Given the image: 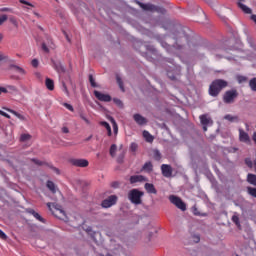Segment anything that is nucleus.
I'll use <instances>...</instances> for the list:
<instances>
[{
  "mask_svg": "<svg viewBox=\"0 0 256 256\" xmlns=\"http://www.w3.org/2000/svg\"><path fill=\"white\" fill-rule=\"evenodd\" d=\"M143 137L147 141V143H153V140L155 139L153 135H151V133H149V131L147 130L143 131Z\"/></svg>",
  "mask_w": 256,
  "mask_h": 256,
  "instance_id": "5701e85b",
  "label": "nucleus"
},
{
  "mask_svg": "<svg viewBox=\"0 0 256 256\" xmlns=\"http://www.w3.org/2000/svg\"><path fill=\"white\" fill-rule=\"evenodd\" d=\"M251 19H252V21H254V23L256 24V15H255V14H253V15L251 16Z\"/></svg>",
  "mask_w": 256,
  "mask_h": 256,
  "instance_id": "e2e57ef3",
  "label": "nucleus"
},
{
  "mask_svg": "<svg viewBox=\"0 0 256 256\" xmlns=\"http://www.w3.org/2000/svg\"><path fill=\"white\" fill-rule=\"evenodd\" d=\"M207 126L208 125H203V131H207Z\"/></svg>",
  "mask_w": 256,
  "mask_h": 256,
  "instance_id": "69168bd1",
  "label": "nucleus"
},
{
  "mask_svg": "<svg viewBox=\"0 0 256 256\" xmlns=\"http://www.w3.org/2000/svg\"><path fill=\"white\" fill-rule=\"evenodd\" d=\"M80 118H81L82 121H84L87 125H91V121H89V119H87V117L84 116V114H80Z\"/></svg>",
  "mask_w": 256,
  "mask_h": 256,
  "instance_id": "79ce46f5",
  "label": "nucleus"
},
{
  "mask_svg": "<svg viewBox=\"0 0 256 256\" xmlns=\"http://www.w3.org/2000/svg\"><path fill=\"white\" fill-rule=\"evenodd\" d=\"M33 163H35L36 165H43V162L37 160V159H32Z\"/></svg>",
  "mask_w": 256,
  "mask_h": 256,
  "instance_id": "13d9d810",
  "label": "nucleus"
},
{
  "mask_svg": "<svg viewBox=\"0 0 256 256\" xmlns=\"http://www.w3.org/2000/svg\"><path fill=\"white\" fill-rule=\"evenodd\" d=\"M6 89L8 93H17L18 91L17 86H13V85H8Z\"/></svg>",
  "mask_w": 256,
  "mask_h": 256,
  "instance_id": "72a5a7b5",
  "label": "nucleus"
},
{
  "mask_svg": "<svg viewBox=\"0 0 256 256\" xmlns=\"http://www.w3.org/2000/svg\"><path fill=\"white\" fill-rule=\"evenodd\" d=\"M51 62L53 63V67L54 69H56L57 73H65V67L63 66V64L61 63V61L59 60H51Z\"/></svg>",
  "mask_w": 256,
  "mask_h": 256,
  "instance_id": "4468645a",
  "label": "nucleus"
},
{
  "mask_svg": "<svg viewBox=\"0 0 256 256\" xmlns=\"http://www.w3.org/2000/svg\"><path fill=\"white\" fill-rule=\"evenodd\" d=\"M117 199L116 195H111L102 201L101 207H103V209H109V207H113V205L117 204Z\"/></svg>",
  "mask_w": 256,
  "mask_h": 256,
  "instance_id": "0eeeda50",
  "label": "nucleus"
},
{
  "mask_svg": "<svg viewBox=\"0 0 256 256\" xmlns=\"http://www.w3.org/2000/svg\"><path fill=\"white\" fill-rule=\"evenodd\" d=\"M239 141L240 143H245L246 145H251V137L249 133L245 132L242 128H239Z\"/></svg>",
  "mask_w": 256,
  "mask_h": 256,
  "instance_id": "6e6552de",
  "label": "nucleus"
},
{
  "mask_svg": "<svg viewBox=\"0 0 256 256\" xmlns=\"http://www.w3.org/2000/svg\"><path fill=\"white\" fill-rule=\"evenodd\" d=\"M0 115H2V117H6V119H11V116L2 110H0Z\"/></svg>",
  "mask_w": 256,
  "mask_h": 256,
  "instance_id": "603ef678",
  "label": "nucleus"
},
{
  "mask_svg": "<svg viewBox=\"0 0 256 256\" xmlns=\"http://www.w3.org/2000/svg\"><path fill=\"white\" fill-rule=\"evenodd\" d=\"M1 11L2 12H7V11L11 12L12 10H11V8H2Z\"/></svg>",
  "mask_w": 256,
  "mask_h": 256,
  "instance_id": "680f3d73",
  "label": "nucleus"
},
{
  "mask_svg": "<svg viewBox=\"0 0 256 256\" xmlns=\"http://www.w3.org/2000/svg\"><path fill=\"white\" fill-rule=\"evenodd\" d=\"M20 3H22V5H28V7H34L33 4H31V2H27L25 0H19Z\"/></svg>",
  "mask_w": 256,
  "mask_h": 256,
  "instance_id": "8fccbe9b",
  "label": "nucleus"
},
{
  "mask_svg": "<svg viewBox=\"0 0 256 256\" xmlns=\"http://www.w3.org/2000/svg\"><path fill=\"white\" fill-rule=\"evenodd\" d=\"M249 87H250L251 91L256 92V78L250 79Z\"/></svg>",
  "mask_w": 256,
  "mask_h": 256,
  "instance_id": "c756f323",
  "label": "nucleus"
},
{
  "mask_svg": "<svg viewBox=\"0 0 256 256\" xmlns=\"http://www.w3.org/2000/svg\"><path fill=\"white\" fill-rule=\"evenodd\" d=\"M7 21V15L0 16V25L4 24Z\"/></svg>",
  "mask_w": 256,
  "mask_h": 256,
  "instance_id": "de8ad7c7",
  "label": "nucleus"
},
{
  "mask_svg": "<svg viewBox=\"0 0 256 256\" xmlns=\"http://www.w3.org/2000/svg\"><path fill=\"white\" fill-rule=\"evenodd\" d=\"M30 139H31L30 134H22L20 136V141H22V143H26V141H30Z\"/></svg>",
  "mask_w": 256,
  "mask_h": 256,
  "instance_id": "2f4dec72",
  "label": "nucleus"
},
{
  "mask_svg": "<svg viewBox=\"0 0 256 256\" xmlns=\"http://www.w3.org/2000/svg\"><path fill=\"white\" fill-rule=\"evenodd\" d=\"M142 169L143 171H147V173H151V171H153V163H151V161L146 162Z\"/></svg>",
  "mask_w": 256,
  "mask_h": 256,
  "instance_id": "b1692460",
  "label": "nucleus"
},
{
  "mask_svg": "<svg viewBox=\"0 0 256 256\" xmlns=\"http://www.w3.org/2000/svg\"><path fill=\"white\" fill-rule=\"evenodd\" d=\"M169 201L170 203H172V205H175V207L180 209V211H187V205L185 204V202H183V200H181V198L175 195H170Z\"/></svg>",
  "mask_w": 256,
  "mask_h": 256,
  "instance_id": "423d86ee",
  "label": "nucleus"
},
{
  "mask_svg": "<svg viewBox=\"0 0 256 256\" xmlns=\"http://www.w3.org/2000/svg\"><path fill=\"white\" fill-rule=\"evenodd\" d=\"M9 21L10 23H12V25H14V27H19V22H17V19H15V17H10Z\"/></svg>",
  "mask_w": 256,
  "mask_h": 256,
  "instance_id": "58836bf2",
  "label": "nucleus"
},
{
  "mask_svg": "<svg viewBox=\"0 0 256 256\" xmlns=\"http://www.w3.org/2000/svg\"><path fill=\"white\" fill-rule=\"evenodd\" d=\"M134 3L136 5H139L143 11H150L151 13H160V15H165L167 13V10L161 6H156L151 3L145 4L139 0H134Z\"/></svg>",
  "mask_w": 256,
  "mask_h": 256,
  "instance_id": "f03ea898",
  "label": "nucleus"
},
{
  "mask_svg": "<svg viewBox=\"0 0 256 256\" xmlns=\"http://www.w3.org/2000/svg\"><path fill=\"white\" fill-rule=\"evenodd\" d=\"M161 45H162V47H163L164 49H166V51H168L169 53H171V52L173 51V47H175V46H171V45L167 44V42H165V41H162V42H161Z\"/></svg>",
  "mask_w": 256,
  "mask_h": 256,
  "instance_id": "cd10ccee",
  "label": "nucleus"
},
{
  "mask_svg": "<svg viewBox=\"0 0 256 256\" xmlns=\"http://www.w3.org/2000/svg\"><path fill=\"white\" fill-rule=\"evenodd\" d=\"M9 69H13L16 73H19V75H22V76L27 75V71L18 65L11 64L9 66Z\"/></svg>",
  "mask_w": 256,
  "mask_h": 256,
  "instance_id": "a211bd4d",
  "label": "nucleus"
},
{
  "mask_svg": "<svg viewBox=\"0 0 256 256\" xmlns=\"http://www.w3.org/2000/svg\"><path fill=\"white\" fill-rule=\"evenodd\" d=\"M7 59H9V57L5 56L4 54H0V63L1 61H7Z\"/></svg>",
  "mask_w": 256,
  "mask_h": 256,
  "instance_id": "6e6d98bb",
  "label": "nucleus"
},
{
  "mask_svg": "<svg viewBox=\"0 0 256 256\" xmlns=\"http://www.w3.org/2000/svg\"><path fill=\"white\" fill-rule=\"evenodd\" d=\"M143 181H147V178L143 175H134L130 177V183H143Z\"/></svg>",
  "mask_w": 256,
  "mask_h": 256,
  "instance_id": "f3484780",
  "label": "nucleus"
},
{
  "mask_svg": "<svg viewBox=\"0 0 256 256\" xmlns=\"http://www.w3.org/2000/svg\"><path fill=\"white\" fill-rule=\"evenodd\" d=\"M63 105H64V107H66V109H68V111H72V112L75 111V109L73 108V106L71 104L64 103Z\"/></svg>",
  "mask_w": 256,
  "mask_h": 256,
  "instance_id": "c03bdc74",
  "label": "nucleus"
},
{
  "mask_svg": "<svg viewBox=\"0 0 256 256\" xmlns=\"http://www.w3.org/2000/svg\"><path fill=\"white\" fill-rule=\"evenodd\" d=\"M46 187L49 189V191H51V193L53 194L58 193L59 198L63 199V194H61V191L57 189V186L55 185V183H53V181H48L46 184Z\"/></svg>",
  "mask_w": 256,
  "mask_h": 256,
  "instance_id": "9b49d317",
  "label": "nucleus"
},
{
  "mask_svg": "<svg viewBox=\"0 0 256 256\" xmlns=\"http://www.w3.org/2000/svg\"><path fill=\"white\" fill-rule=\"evenodd\" d=\"M89 82L91 87H97V83L95 82V78H93V75H89Z\"/></svg>",
  "mask_w": 256,
  "mask_h": 256,
  "instance_id": "4c0bfd02",
  "label": "nucleus"
},
{
  "mask_svg": "<svg viewBox=\"0 0 256 256\" xmlns=\"http://www.w3.org/2000/svg\"><path fill=\"white\" fill-rule=\"evenodd\" d=\"M236 79H237L238 83H240V84L247 82V77H246V76L238 75V76L236 77Z\"/></svg>",
  "mask_w": 256,
  "mask_h": 256,
  "instance_id": "e433bc0d",
  "label": "nucleus"
},
{
  "mask_svg": "<svg viewBox=\"0 0 256 256\" xmlns=\"http://www.w3.org/2000/svg\"><path fill=\"white\" fill-rule=\"evenodd\" d=\"M229 82L223 79H216L212 81L209 86L208 93L211 97H218L219 93L223 91L226 87H228Z\"/></svg>",
  "mask_w": 256,
  "mask_h": 256,
  "instance_id": "f257e3e1",
  "label": "nucleus"
},
{
  "mask_svg": "<svg viewBox=\"0 0 256 256\" xmlns=\"http://www.w3.org/2000/svg\"><path fill=\"white\" fill-rule=\"evenodd\" d=\"M53 170H54L56 173H59V169L53 168Z\"/></svg>",
  "mask_w": 256,
  "mask_h": 256,
  "instance_id": "774afa93",
  "label": "nucleus"
},
{
  "mask_svg": "<svg viewBox=\"0 0 256 256\" xmlns=\"http://www.w3.org/2000/svg\"><path fill=\"white\" fill-rule=\"evenodd\" d=\"M232 221L236 225H239V216H237V215L232 216Z\"/></svg>",
  "mask_w": 256,
  "mask_h": 256,
  "instance_id": "a18cd8bd",
  "label": "nucleus"
},
{
  "mask_svg": "<svg viewBox=\"0 0 256 256\" xmlns=\"http://www.w3.org/2000/svg\"><path fill=\"white\" fill-rule=\"evenodd\" d=\"M161 171H162L163 177H166V178L173 177V167H171V165L162 164L161 165Z\"/></svg>",
  "mask_w": 256,
  "mask_h": 256,
  "instance_id": "1a4fd4ad",
  "label": "nucleus"
},
{
  "mask_svg": "<svg viewBox=\"0 0 256 256\" xmlns=\"http://www.w3.org/2000/svg\"><path fill=\"white\" fill-rule=\"evenodd\" d=\"M201 125H213V120L209 117V114H203L199 117Z\"/></svg>",
  "mask_w": 256,
  "mask_h": 256,
  "instance_id": "2eb2a0df",
  "label": "nucleus"
},
{
  "mask_svg": "<svg viewBox=\"0 0 256 256\" xmlns=\"http://www.w3.org/2000/svg\"><path fill=\"white\" fill-rule=\"evenodd\" d=\"M71 163L74 167H89V161L87 159H73Z\"/></svg>",
  "mask_w": 256,
  "mask_h": 256,
  "instance_id": "f8f14e48",
  "label": "nucleus"
},
{
  "mask_svg": "<svg viewBox=\"0 0 256 256\" xmlns=\"http://www.w3.org/2000/svg\"><path fill=\"white\" fill-rule=\"evenodd\" d=\"M1 41H3V34L2 33H0V43H1Z\"/></svg>",
  "mask_w": 256,
  "mask_h": 256,
  "instance_id": "338daca9",
  "label": "nucleus"
},
{
  "mask_svg": "<svg viewBox=\"0 0 256 256\" xmlns=\"http://www.w3.org/2000/svg\"><path fill=\"white\" fill-rule=\"evenodd\" d=\"M7 111L9 113H12V115H15V117H17L18 119H20V121H25V116H23V114H19L17 111L15 110H11V109H7Z\"/></svg>",
  "mask_w": 256,
  "mask_h": 256,
  "instance_id": "393cba45",
  "label": "nucleus"
},
{
  "mask_svg": "<svg viewBox=\"0 0 256 256\" xmlns=\"http://www.w3.org/2000/svg\"><path fill=\"white\" fill-rule=\"evenodd\" d=\"M94 95L98 101H103L104 103H109V101H111V96L109 94H104L95 90Z\"/></svg>",
  "mask_w": 256,
  "mask_h": 256,
  "instance_id": "9d476101",
  "label": "nucleus"
},
{
  "mask_svg": "<svg viewBox=\"0 0 256 256\" xmlns=\"http://www.w3.org/2000/svg\"><path fill=\"white\" fill-rule=\"evenodd\" d=\"M194 241H195L196 243H199V241H201V238L196 235V236H194Z\"/></svg>",
  "mask_w": 256,
  "mask_h": 256,
  "instance_id": "bf43d9fd",
  "label": "nucleus"
},
{
  "mask_svg": "<svg viewBox=\"0 0 256 256\" xmlns=\"http://www.w3.org/2000/svg\"><path fill=\"white\" fill-rule=\"evenodd\" d=\"M62 132H63V133H69V128L63 127V128H62Z\"/></svg>",
  "mask_w": 256,
  "mask_h": 256,
  "instance_id": "052dcab7",
  "label": "nucleus"
},
{
  "mask_svg": "<svg viewBox=\"0 0 256 256\" xmlns=\"http://www.w3.org/2000/svg\"><path fill=\"white\" fill-rule=\"evenodd\" d=\"M224 119L230 123H239V116H233L231 114L225 115Z\"/></svg>",
  "mask_w": 256,
  "mask_h": 256,
  "instance_id": "4be33fe9",
  "label": "nucleus"
},
{
  "mask_svg": "<svg viewBox=\"0 0 256 256\" xmlns=\"http://www.w3.org/2000/svg\"><path fill=\"white\" fill-rule=\"evenodd\" d=\"M133 119L137 125H147V118L141 116V114H134Z\"/></svg>",
  "mask_w": 256,
  "mask_h": 256,
  "instance_id": "dca6fc26",
  "label": "nucleus"
},
{
  "mask_svg": "<svg viewBox=\"0 0 256 256\" xmlns=\"http://www.w3.org/2000/svg\"><path fill=\"white\" fill-rule=\"evenodd\" d=\"M237 97H239V92L237 91V89L233 88L227 90L222 97L223 103H226V105H231L235 103V99H237Z\"/></svg>",
  "mask_w": 256,
  "mask_h": 256,
  "instance_id": "39448f33",
  "label": "nucleus"
},
{
  "mask_svg": "<svg viewBox=\"0 0 256 256\" xmlns=\"http://www.w3.org/2000/svg\"><path fill=\"white\" fill-rule=\"evenodd\" d=\"M114 103H116L118 107H123V102L120 99L114 98Z\"/></svg>",
  "mask_w": 256,
  "mask_h": 256,
  "instance_id": "49530a36",
  "label": "nucleus"
},
{
  "mask_svg": "<svg viewBox=\"0 0 256 256\" xmlns=\"http://www.w3.org/2000/svg\"><path fill=\"white\" fill-rule=\"evenodd\" d=\"M120 186L121 183H119L118 181L111 182L110 184V187H112V189H119Z\"/></svg>",
  "mask_w": 256,
  "mask_h": 256,
  "instance_id": "ea45409f",
  "label": "nucleus"
},
{
  "mask_svg": "<svg viewBox=\"0 0 256 256\" xmlns=\"http://www.w3.org/2000/svg\"><path fill=\"white\" fill-rule=\"evenodd\" d=\"M45 85L48 91H53L55 89V82L51 78H46Z\"/></svg>",
  "mask_w": 256,
  "mask_h": 256,
  "instance_id": "aec40b11",
  "label": "nucleus"
},
{
  "mask_svg": "<svg viewBox=\"0 0 256 256\" xmlns=\"http://www.w3.org/2000/svg\"><path fill=\"white\" fill-rule=\"evenodd\" d=\"M138 147L139 146L135 142L131 143V145H130V149H131V151H133V153H135V151H137Z\"/></svg>",
  "mask_w": 256,
  "mask_h": 256,
  "instance_id": "a19ab883",
  "label": "nucleus"
},
{
  "mask_svg": "<svg viewBox=\"0 0 256 256\" xmlns=\"http://www.w3.org/2000/svg\"><path fill=\"white\" fill-rule=\"evenodd\" d=\"M42 49L45 53H49V48L47 47V44L42 43Z\"/></svg>",
  "mask_w": 256,
  "mask_h": 256,
  "instance_id": "5fc2aeb1",
  "label": "nucleus"
},
{
  "mask_svg": "<svg viewBox=\"0 0 256 256\" xmlns=\"http://www.w3.org/2000/svg\"><path fill=\"white\" fill-rule=\"evenodd\" d=\"M237 151H239V148H235V147L232 148V152H233V153H237Z\"/></svg>",
  "mask_w": 256,
  "mask_h": 256,
  "instance_id": "0e129e2a",
  "label": "nucleus"
},
{
  "mask_svg": "<svg viewBox=\"0 0 256 256\" xmlns=\"http://www.w3.org/2000/svg\"><path fill=\"white\" fill-rule=\"evenodd\" d=\"M145 193L139 191L138 189H132L128 192V199L133 205H141L143 201L141 200V197H143Z\"/></svg>",
  "mask_w": 256,
  "mask_h": 256,
  "instance_id": "20e7f679",
  "label": "nucleus"
},
{
  "mask_svg": "<svg viewBox=\"0 0 256 256\" xmlns=\"http://www.w3.org/2000/svg\"><path fill=\"white\" fill-rule=\"evenodd\" d=\"M1 93H9V91L5 87H0V95Z\"/></svg>",
  "mask_w": 256,
  "mask_h": 256,
  "instance_id": "4d7b16f0",
  "label": "nucleus"
},
{
  "mask_svg": "<svg viewBox=\"0 0 256 256\" xmlns=\"http://www.w3.org/2000/svg\"><path fill=\"white\" fill-rule=\"evenodd\" d=\"M26 211H27V213H29V215H33L37 219V221H40V223H44V224L47 223V220H45V218L41 217V214L36 212L34 209L29 208Z\"/></svg>",
  "mask_w": 256,
  "mask_h": 256,
  "instance_id": "ddd939ff",
  "label": "nucleus"
},
{
  "mask_svg": "<svg viewBox=\"0 0 256 256\" xmlns=\"http://www.w3.org/2000/svg\"><path fill=\"white\" fill-rule=\"evenodd\" d=\"M102 127H105L107 130L108 136L111 137L112 132H111V126L107 122H101Z\"/></svg>",
  "mask_w": 256,
  "mask_h": 256,
  "instance_id": "7c9ffc66",
  "label": "nucleus"
},
{
  "mask_svg": "<svg viewBox=\"0 0 256 256\" xmlns=\"http://www.w3.org/2000/svg\"><path fill=\"white\" fill-rule=\"evenodd\" d=\"M144 189L147 191V193H150L152 195H157V189L155 188V185L151 183H146L144 185Z\"/></svg>",
  "mask_w": 256,
  "mask_h": 256,
  "instance_id": "6ab92c4d",
  "label": "nucleus"
},
{
  "mask_svg": "<svg viewBox=\"0 0 256 256\" xmlns=\"http://www.w3.org/2000/svg\"><path fill=\"white\" fill-rule=\"evenodd\" d=\"M238 7L241 10H243V12L246 13L247 15H251V13H253L251 8H249L247 5L243 4L242 2H238Z\"/></svg>",
  "mask_w": 256,
  "mask_h": 256,
  "instance_id": "412c9836",
  "label": "nucleus"
},
{
  "mask_svg": "<svg viewBox=\"0 0 256 256\" xmlns=\"http://www.w3.org/2000/svg\"><path fill=\"white\" fill-rule=\"evenodd\" d=\"M47 207L51 213L55 215L58 219H67V214L65 213V210H63V207L57 203H51L48 202Z\"/></svg>",
  "mask_w": 256,
  "mask_h": 256,
  "instance_id": "7ed1b4c3",
  "label": "nucleus"
},
{
  "mask_svg": "<svg viewBox=\"0 0 256 256\" xmlns=\"http://www.w3.org/2000/svg\"><path fill=\"white\" fill-rule=\"evenodd\" d=\"M116 81L118 83V86L120 87L121 91L125 93V86L123 85V80L121 79V76H116Z\"/></svg>",
  "mask_w": 256,
  "mask_h": 256,
  "instance_id": "bb28decb",
  "label": "nucleus"
},
{
  "mask_svg": "<svg viewBox=\"0 0 256 256\" xmlns=\"http://www.w3.org/2000/svg\"><path fill=\"white\" fill-rule=\"evenodd\" d=\"M124 159H125V154L124 153L120 154L117 157V163H123Z\"/></svg>",
  "mask_w": 256,
  "mask_h": 256,
  "instance_id": "37998d69",
  "label": "nucleus"
},
{
  "mask_svg": "<svg viewBox=\"0 0 256 256\" xmlns=\"http://www.w3.org/2000/svg\"><path fill=\"white\" fill-rule=\"evenodd\" d=\"M62 87H63L64 93H66V95H69V90L67 89V85L65 84V82L62 83Z\"/></svg>",
  "mask_w": 256,
  "mask_h": 256,
  "instance_id": "3c124183",
  "label": "nucleus"
},
{
  "mask_svg": "<svg viewBox=\"0 0 256 256\" xmlns=\"http://www.w3.org/2000/svg\"><path fill=\"white\" fill-rule=\"evenodd\" d=\"M247 191H248V195H251V197H255L256 198V188L248 187Z\"/></svg>",
  "mask_w": 256,
  "mask_h": 256,
  "instance_id": "f704fd0d",
  "label": "nucleus"
},
{
  "mask_svg": "<svg viewBox=\"0 0 256 256\" xmlns=\"http://www.w3.org/2000/svg\"><path fill=\"white\" fill-rule=\"evenodd\" d=\"M32 67H39V60L33 59L31 62Z\"/></svg>",
  "mask_w": 256,
  "mask_h": 256,
  "instance_id": "09e8293b",
  "label": "nucleus"
},
{
  "mask_svg": "<svg viewBox=\"0 0 256 256\" xmlns=\"http://www.w3.org/2000/svg\"><path fill=\"white\" fill-rule=\"evenodd\" d=\"M111 157H115L117 155V145L112 144L109 151Z\"/></svg>",
  "mask_w": 256,
  "mask_h": 256,
  "instance_id": "c85d7f7f",
  "label": "nucleus"
},
{
  "mask_svg": "<svg viewBox=\"0 0 256 256\" xmlns=\"http://www.w3.org/2000/svg\"><path fill=\"white\" fill-rule=\"evenodd\" d=\"M0 239H7V234H5V232H3V230H0Z\"/></svg>",
  "mask_w": 256,
  "mask_h": 256,
  "instance_id": "864d4df0",
  "label": "nucleus"
},
{
  "mask_svg": "<svg viewBox=\"0 0 256 256\" xmlns=\"http://www.w3.org/2000/svg\"><path fill=\"white\" fill-rule=\"evenodd\" d=\"M110 121L112 123L113 132L115 135H117V133H119V126H117V122L113 117L110 118Z\"/></svg>",
  "mask_w": 256,
  "mask_h": 256,
  "instance_id": "a878e982",
  "label": "nucleus"
},
{
  "mask_svg": "<svg viewBox=\"0 0 256 256\" xmlns=\"http://www.w3.org/2000/svg\"><path fill=\"white\" fill-rule=\"evenodd\" d=\"M245 165H247V167H249V169H253V161L251 160V158H245Z\"/></svg>",
  "mask_w": 256,
  "mask_h": 256,
  "instance_id": "c9c22d12",
  "label": "nucleus"
},
{
  "mask_svg": "<svg viewBox=\"0 0 256 256\" xmlns=\"http://www.w3.org/2000/svg\"><path fill=\"white\" fill-rule=\"evenodd\" d=\"M153 158L155 159V161H161V152H159V150H154Z\"/></svg>",
  "mask_w": 256,
  "mask_h": 256,
  "instance_id": "473e14b6",
  "label": "nucleus"
}]
</instances>
